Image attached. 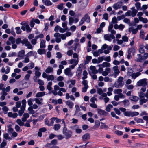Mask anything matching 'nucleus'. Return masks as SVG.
<instances>
[{"mask_svg": "<svg viewBox=\"0 0 148 148\" xmlns=\"http://www.w3.org/2000/svg\"><path fill=\"white\" fill-rule=\"evenodd\" d=\"M62 133L64 134V138L66 139H68L71 138L72 136V132L70 130H67L65 123L63 129Z\"/></svg>", "mask_w": 148, "mask_h": 148, "instance_id": "obj_1", "label": "nucleus"}, {"mask_svg": "<svg viewBox=\"0 0 148 148\" xmlns=\"http://www.w3.org/2000/svg\"><path fill=\"white\" fill-rule=\"evenodd\" d=\"M90 20L89 16L87 14H86L83 17L80 21L79 22V26L82 25L84 23V22L86 21L88 23H89Z\"/></svg>", "mask_w": 148, "mask_h": 148, "instance_id": "obj_2", "label": "nucleus"}, {"mask_svg": "<svg viewBox=\"0 0 148 148\" xmlns=\"http://www.w3.org/2000/svg\"><path fill=\"white\" fill-rule=\"evenodd\" d=\"M148 57V53H145L143 55V57H141V58H139L137 60V61L139 62H143V60L146 59Z\"/></svg>", "mask_w": 148, "mask_h": 148, "instance_id": "obj_3", "label": "nucleus"}, {"mask_svg": "<svg viewBox=\"0 0 148 148\" xmlns=\"http://www.w3.org/2000/svg\"><path fill=\"white\" fill-rule=\"evenodd\" d=\"M90 137L89 134L88 133H86L82 136V139L83 141H85L89 139Z\"/></svg>", "mask_w": 148, "mask_h": 148, "instance_id": "obj_4", "label": "nucleus"}, {"mask_svg": "<svg viewBox=\"0 0 148 148\" xmlns=\"http://www.w3.org/2000/svg\"><path fill=\"white\" fill-rule=\"evenodd\" d=\"M25 55V51L24 50H22L20 51L17 55V56L21 58V59L23 58V57Z\"/></svg>", "mask_w": 148, "mask_h": 148, "instance_id": "obj_5", "label": "nucleus"}, {"mask_svg": "<svg viewBox=\"0 0 148 148\" xmlns=\"http://www.w3.org/2000/svg\"><path fill=\"white\" fill-rule=\"evenodd\" d=\"M71 69L69 68H67L64 70V73L66 75H70L72 76V74L71 73Z\"/></svg>", "mask_w": 148, "mask_h": 148, "instance_id": "obj_6", "label": "nucleus"}, {"mask_svg": "<svg viewBox=\"0 0 148 148\" xmlns=\"http://www.w3.org/2000/svg\"><path fill=\"white\" fill-rule=\"evenodd\" d=\"M98 66L102 67H109L110 66V63L107 62H104L102 64L98 65Z\"/></svg>", "mask_w": 148, "mask_h": 148, "instance_id": "obj_7", "label": "nucleus"}, {"mask_svg": "<svg viewBox=\"0 0 148 148\" xmlns=\"http://www.w3.org/2000/svg\"><path fill=\"white\" fill-rule=\"evenodd\" d=\"M113 69L114 71L115 76H116L118 75L120 73V71L118 69V67L116 66L113 67Z\"/></svg>", "mask_w": 148, "mask_h": 148, "instance_id": "obj_8", "label": "nucleus"}, {"mask_svg": "<svg viewBox=\"0 0 148 148\" xmlns=\"http://www.w3.org/2000/svg\"><path fill=\"white\" fill-rule=\"evenodd\" d=\"M101 125L100 127L101 129H104L106 130H107L108 129L109 127L108 126L106 125L105 123H103L102 122H101Z\"/></svg>", "mask_w": 148, "mask_h": 148, "instance_id": "obj_9", "label": "nucleus"}, {"mask_svg": "<svg viewBox=\"0 0 148 148\" xmlns=\"http://www.w3.org/2000/svg\"><path fill=\"white\" fill-rule=\"evenodd\" d=\"M82 71L81 69H78L77 70L76 76L78 79H79L81 77Z\"/></svg>", "mask_w": 148, "mask_h": 148, "instance_id": "obj_10", "label": "nucleus"}, {"mask_svg": "<svg viewBox=\"0 0 148 148\" xmlns=\"http://www.w3.org/2000/svg\"><path fill=\"white\" fill-rule=\"evenodd\" d=\"M132 12L131 15L133 17L135 16L137 13L138 11L137 10L135 9V7H133L132 8Z\"/></svg>", "mask_w": 148, "mask_h": 148, "instance_id": "obj_11", "label": "nucleus"}, {"mask_svg": "<svg viewBox=\"0 0 148 148\" xmlns=\"http://www.w3.org/2000/svg\"><path fill=\"white\" fill-rule=\"evenodd\" d=\"M45 41L42 40L40 42V48H45Z\"/></svg>", "mask_w": 148, "mask_h": 148, "instance_id": "obj_12", "label": "nucleus"}, {"mask_svg": "<svg viewBox=\"0 0 148 148\" xmlns=\"http://www.w3.org/2000/svg\"><path fill=\"white\" fill-rule=\"evenodd\" d=\"M53 68L50 66H49L45 71V72L47 73H49L51 72H53Z\"/></svg>", "mask_w": 148, "mask_h": 148, "instance_id": "obj_13", "label": "nucleus"}, {"mask_svg": "<svg viewBox=\"0 0 148 148\" xmlns=\"http://www.w3.org/2000/svg\"><path fill=\"white\" fill-rule=\"evenodd\" d=\"M57 119V117H52L50 119L51 122L50 123H48V126H53V125L54 121L56 120Z\"/></svg>", "mask_w": 148, "mask_h": 148, "instance_id": "obj_14", "label": "nucleus"}, {"mask_svg": "<svg viewBox=\"0 0 148 148\" xmlns=\"http://www.w3.org/2000/svg\"><path fill=\"white\" fill-rule=\"evenodd\" d=\"M37 52L39 54L42 55L45 53L46 51L44 49H39L38 50Z\"/></svg>", "mask_w": 148, "mask_h": 148, "instance_id": "obj_15", "label": "nucleus"}, {"mask_svg": "<svg viewBox=\"0 0 148 148\" xmlns=\"http://www.w3.org/2000/svg\"><path fill=\"white\" fill-rule=\"evenodd\" d=\"M98 114L102 115H106L107 113L104 110H102L101 109H99L98 110Z\"/></svg>", "mask_w": 148, "mask_h": 148, "instance_id": "obj_16", "label": "nucleus"}, {"mask_svg": "<svg viewBox=\"0 0 148 148\" xmlns=\"http://www.w3.org/2000/svg\"><path fill=\"white\" fill-rule=\"evenodd\" d=\"M88 73L86 70H84L83 73V77H82L83 80H84L87 78Z\"/></svg>", "mask_w": 148, "mask_h": 148, "instance_id": "obj_17", "label": "nucleus"}, {"mask_svg": "<svg viewBox=\"0 0 148 148\" xmlns=\"http://www.w3.org/2000/svg\"><path fill=\"white\" fill-rule=\"evenodd\" d=\"M45 95V92H38L36 95V96L37 97H42Z\"/></svg>", "mask_w": 148, "mask_h": 148, "instance_id": "obj_18", "label": "nucleus"}, {"mask_svg": "<svg viewBox=\"0 0 148 148\" xmlns=\"http://www.w3.org/2000/svg\"><path fill=\"white\" fill-rule=\"evenodd\" d=\"M133 69L132 68H129L128 69V71L127 74L129 76H131L132 74L133 73Z\"/></svg>", "mask_w": 148, "mask_h": 148, "instance_id": "obj_19", "label": "nucleus"}, {"mask_svg": "<svg viewBox=\"0 0 148 148\" xmlns=\"http://www.w3.org/2000/svg\"><path fill=\"white\" fill-rule=\"evenodd\" d=\"M16 122L20 126H24V123L20 119H18L16 120Z\"/></svg>", "mask_w": 148, "mask_h": 148, "instance_id": "obj_20", "label": "nucleus"}, {"mask_svg": "<svg viewBox=\"0 0 148 148\" xmlns=\"http://www.w3.org/2000/svg\"><path fill=\"white\" fill-rule=\"evenodd\" d=\"M104 36L105 40L108 41L109 42L111 41L112 40L110 37V36H109L108 34L105 35Z\"/></svg>", "mask_w": 148, "mask_h": 148, "instance_id": "obj_21", "label": "nucleus"}, {"mask_svg": "<svg viewBox=\"0 0 148 148\" xmlns=\"http://www.w3.org/2000/svg\"><path fill=\"white\" fill-rule=\"evenodd\" d=\"M66 104L69 106L70 108H72L73 106V103L71 102L70 101H66Z\"/></svg>", "mask_w": 148, "mask_h": 148, "instance_id": "obj_22", "label": "nucleus"}, {"mask_svg": "<svg viewBox=\"0 0 148 148\" xmlns=\"http://www.w3.org/2000/svg\"><path fill=\"white\" fill-rule=\"evenodd\" d=\"M47 78L48 81H49L50 80H53L54 79V76L52 75H47Z\"/></svg>", "mask_w": 148, "mask_h": 148, "instance_id": "obj_23", "label": "nucleus"}, {"mask_svg": "<svg viewBox=\"0 0 148 148\" xmlns=\"http://www.w3.org/2000/svg\"><path fill=\"white\" fill-rule=\"evenodd\" d=\"M8 40L11 42L12 44H14L15 42V38L12 36H10L8 38Z\"/></svg>", "mask_w": 148, "mask_h": 148, "instance_id": "obj_24", "label": "nucleus"}, {"mask_svg": "<svg viewBox=\"0 0 148 148\" xmlns=\"http://www.w3.org/2000/svg\"><path fill=\"white\" fill-rule=\"evenodd\" d=\"M44 3L45 5L47 6L51 5L52 4V3L49 0H45Z\"/></svg>", "mask_w": 148, "mask_h": 148, "instance_id": "obj_25", "label": "nucleus"}, {"mask_svg": "<svg viewBox=\"0 0 148 148\" xmlns=\"http://www.w3.org/2000/svg\"><path fill=\"white\" fill-rule=\"evenodd\" d=\"M69 24L70 25H71L73 23L74 21V19L72 17L69 16Z\"/></svg>", "mask_w": 148, "mask_h": 148, "instance_id": "obj_26", "label": "nucleus"}, {"mask_svg": "<svg viewBox=\"0 0 148 148\" xmlns=\"http://www.w3.org/2000/svg\"><path fill=\"white\" fill-rule=\"evenodd\" d=\"M135 5L138 10H141L142 9L140 7L141 4L140 3L136 2L135 4Z\"/></svg>", "mask_w": 148, "mask_h": 148, "instance_id": "obj_27", "label": "nucleus"}, {"mask_svg": "<svg viewBox=\"0 0 148 148\" xmlns=\"http://www.w3.org/2000/svg\"><path fill=\"white\" fill-rule=\"evenodd\" d=\"M138 99V97L136 96H132L131 97V100L134 101H136Z\"/></svg>", "mask_w": 148, "mask_h": 148, "instance_id": "obj_28", "label": "nucleus"}, {"mask_svg": "<svg viewBox=\"0 0 148 148\" xmlns=\"http://www.w3.org/2000/svg\"><path fill=\"white\" fill-rule=\"evenodd\" d=\"M15 29L16 30V33L17 34H19L21 33L22 32V31L20 29V28L19 27H16L15 28Z\"/></svg>", "mask_w": 148, "mask_h": 148, "instance_id": "obj_29", "label": "nucleus"}, {"mask_svg": "<svg viewBox=\"0 0 148 148\" xmlns=\"http://www.w3.org/2000/svg\"><path fill=\"white\" fill-rule=\"evenodd\" d=\"M147 80V79L146 78L143 79H141V81L142 82V83L143 86H146L147 85V83L146 82V81Z\"/></svg>", "mask_w": 148, "mask_h": 148, "instance_id": "obj_30", "label": "nucleus"}, {"mask_svg": "<svg viewBox=\"0 0 148 148\" xmlns=\"http://www.w3.org/2000/svg\"><path fill=\"white\" fill-rule=\"evenodd\" d=\"M60 127V125L59 124H55L54 126V129L56 131L58 130Z\"/></svg>", "mask_w": 148, "mask_h": 148, "instance_id": "obj_31", "label": "nucleus"}, {"mask_svg": "<svg viewBox=\"0 0 148 148\" xmlns=\"http://www.w3.org/2000/svg\"><path fill=\"white\" fill-rule=\"evenodd\" d=\"M122 92V90L121 89H115L114 90V92L115 94H119L121 93Z\"/></svg>", "mask_w": 148, "mask_h": 148, "instance_id": "obj_32", "label": "nucleus"}, {"mask_svg": "<svg viewBox=\"0 0 148 148\" xmlns=\"http://www.w3.org/2000/svg\"><path fill=\"white\" fill-rule=\"evenodd\" d=\"M114 133L118 136H121L123 134V132L118 130L115 131Z\"/></svg>", "mask_w": 148, "mask_h": 148, "instance_id": "obj_33", "label": "nucleus"}, {"mask_svg": "<svg viewBox=\"0 0 148 148\" xmlns=\"http://www.w3.org/2000/svg\"><path fill=\"white\" fill-rule=\"evenodd\" d=\"M124 114L125 116H131V112L126 111L124 113Z\"/></svg>", "mask_w": 148, "mask_h": 148, "instance_id": "obj_34", "label": "nucleus"}, {"mask_svg": "<svg viewBox=\"0 0 148 148\" xmlns=\"http://www.w3.org/2000/svg\"><path fill=\"white\" fill-rule=\"evenodd\" d=\"M95 124L94 127L97 128H98L100 125V122L99 121H95Z\"/></svg>", "mask_w": 148, "mask_h": 148, "instance_id": "obj_35", "label": "nucleus"}, {"mask_svg": "<svg viewBox=\"0 0 148 148\" xmlns=\"http://www.w3.org/2000/svg\"><path fill=\"white\" fill-rule=\"evenodd\" d=\"M132 51L133 53H134V51H135V49L134 48H129L127 50L128 53L131 54V53H132Z\"/></svg>", "mask_w": 148, "mask_h": 148, "instance_id": "obj_36", "label": "nucleus"}, {"mask_svg": "<svg viewBox=\"0 0 148 148\" xmlns=\"http://www.w3.org/2000/svg\"><path fill=\"white\" fill-rule=\"evenodd\" d=\"M3 138L6 140H10L11 139L9 137V135L8 133H6L4 134Z\"/></svg>", "mask_w": 148, "mask_h": 148, "instance_id": "obj_37", "label": "nucleus"}, {"mask_svg": "<svg viewBox=\"0 0 148 148\" xmlns=\"http://www.w3.org/2000/svg\"><path fill=\"white\" fill-rule=\"evenodd\" d=\"M2 110L4 112V114H5L7 113L9 109L6 106H5L2 108Z\"/></svg>", "mask_w": 148, "mask_h": 148, "instance_id": "obj_38", "label": "nucleus"}, {"mask_svg": "<svg viewBox=\"0 0 148 148\" xmlns=\"http://www.w3.org/2000/svg\"><path fill=\"white\" fill-rule=\"evenodd\" d=\"M147 99H145L144 98L143 99H141L140 100V105H142L144 103L146 102Z\"/></svg>", "mask_w": 148, "mask_h": 148, "instance_id": "obj_39", "label": "nucleus"}, {"mask_svg": "<svg viewBox=\"0 0 148 148\" xmlns=\"http://www.w3.org/2000/svg\"><path fill=\"white\" fill-rule=\"evenodd\" d=\"M134 120L137 123H144L143 120L140 118H136L134 119Z\"/></svg>", "mask_w": 148, "mask_h": 148, "instance_id": "obj_40", "label": "nucleus"}, {"mask_svg": "<svg viewBox=\"0 0 148 148\" xmlns=\"http://www.w3.org/2000/svg\"><path fill=\"white\" fill-rule=\"evenodd\" d=\"M75 107L76 108V110L75 113V114H77L80 111V110L79 106L77 104L75 105Z\"/></svg>", "mask_w": 148, "mask_h": 148, "instance_id": "obj_41", "label": "nucleus"}, {"mask_svg": "<svg viewBox=\"0 0 148 148\" xmlns=\"http://www.w3.org/2000/svg\"><path fill=\"white\" fill-rule=\"evenodd\" d=\"M88 81L87 80H83L82 82V84L84 85V86H88Z\"/></svg>", "mask_w": 148, "mask_h": 148, "instance_id": "obj_42", "label": "nucleus"}, {"mask_svg": "<svg viewBox=\"0 0 148 148\" xmlns=\"http://www.w3.org/2000/svg\"><path fill=\"white\" fill-rule=\"evenodd\" d=\"M35 75L36 77H39L41 75L40 72L38 71H36L35 73Z\"/></svg>", "mask_w": 148, "mask_h": 148, "instance_id": "obj_43", "label": "nucleus"}, {"mask_svg": "<svg viewBox=\"0 0 148 148\" xmlns=\"http://www.w3.org/2000/svg\"><path fill=\"white\" fill-rule=\"evenodd\" d=\"M103 18L105 20H108V14L107 13H105L103 14Z\"/></svg>", "mask_w": 148, "mask_h": 148, "instance_id": "obj_44", "label": "nucleus"}, {"mask_svg": "<svg viewBox=\"0 0 148 148\" xmlns=\"http://www.w3.org/2000/svg\"><path fill=\"white\" fill-rule=\"evenodd\" d=\"M11 125H10L9 126H8V127L9 128L8 129V132L10 133H12L13 131V129L11 127Z\"/></svg>", "mask_w": 148, "mask_h": 148, "instance_id": "obj_45", "label": "nucleus"}, {"mask_svg": "<svg viewBox=\"0 0 148 148\" xmlns=\"http://www.w3.org/2000/svg\"><path fill=\"white\" fill-rule=\"evenodd\" d=\"M112 22L113 23H117V20L115 16H114L112 19Z\"/></svg>", "mask_w": 148, "mask_h": 148, "instance_id": "obj_46", "label": "nucleus"}, {"mask_svg": "<svg viewBox=\"0 0 148 148\" xmlns=\"http://www.w3.org/2000/svg\"><path fill=\"white\" fill-rule=\"evenodd\" d=\"M114 110L116 113L118 115H120L121 114V112L119 110L118 108H114Z\"/></svg>", "mask_w": 148, "mask_h": 148, "instance_id": "obj_47", "label": "nucleus"}, {"mask_svg": "<svg viewBox=\"0 0 148 148\" xmlns=\"http://www.w3.org/2000/svg\"><path fill=\"white\" fill-rule=\"evenodd\" d=\"M139 113L138 112H131V114H132V117H133L134 116H137L139 115Z\"/></svg>", "mask_w": 148, "mask_h": 148, "instance_id": "obj_48", "label": "nucleus"}, {"mask_svg": "<svg viewBox=\"0 0 148 148\" xmlns=\"http://www.w3.org/2000/svg\"><path fill=\"white\" fill-rule=\"evenodd\" d=\"M103 57H104V56L99 57L98 58V64L100 63L101 62H102L104 60Z\"/></svg>", "mask_w": 148, "mask_h": 148, "instance_id": "obj_49", "label": "nucleus"}, {"mask_svg": "<svg viewBox=\"0 0 148 148\" xmlns=\"http://www.w3.org/2000/svg\"><path fill=\"white\" fill-rule=\"evenodd\" d=\"M122 40L124 42H127L128 40V38L127 36H123L122 37Z\"/></svg>", "mask_w": 148, "mask_h": 148, "instance_id": "obj_50", "label": "nucleus"}, {"mask_svg": "<svg viewBox=\"0 0 148 148\" xmlns=\"http://www.w3.org/2000/svg\"><path fill=\"white\" fill-rule=\"evenodd\" d=\"M57 8L59 10H62L63 8V4L61 3L57 6Z\"/></svg>", "mask_w": 148, "mask_h": 148, "instance_id": "obj_51", "label": "nucleus"}, {"mask_svg": "<svg viewBox=\"0 0 148 148\" xmlns=\"http://www.w3.org/2000/svg\"><path fill=\"white\" fill-rule=\"evenodd\" d=\"M51 143L52 145H56L57 144L58 142L56 139H54L51 141Z\"/></svg>", "mask_w": 148, "mask_h": 148, "instance_id": "obj_52", "label": "nucleus"}, {"mask_svg": "<svg viewBox=\"0 0 148 148\" xmlns=\"http://www.w3.org/2000/svg\"><path fill=\"white\" fill-rule=\"evenodd\" d=\"M67 29L68 28H65L64 29V28H62L60 27L59 29V32L61 33H64L67 30Z\"/></svg>", "mask_w": 148, "mask_h": 148, "instance_id": "obj_53", "label": "nucleus"}, {"mask_svg": "<svg viewBox=\"0 0 148 148\" xmlns=\"http://www.w3.org/2000/svg\"><path fill=\"white\" fill-rule=\"evenodd\" d=\"M38 82L40 86L44 85V84L43 81L41 79H38Z\"/></svg>", "mask_w": 148, "mask_h": 148, "instance_id": "obj_54", "label": "nucleus"}, {"mask_svg": "<svg viewBox=\"0 0 148 148\" xmlns=\"http://www.w3.org/2000/svg\"><path fill=\"white\" fill-rule=\"evenodd\" d=\"M97 92L99 95H101L103 93V91L101 88H99L97 89Z\"/></svg>", "mask_w": 148, "mask_h": 148, "instance_id": "obj_55", "label": "nucleus"}, {"mask_svg": "<svg viewBox=\"0 0 148 148\" xmlns=\"http://www.w3.org/2000/svg\"><path fill=\"white\" fill-rule=\"evenodd\" d=\"M7 145V143L5 142H4V140L2 142L0 145V147L2 148L5 146Z\"/></svg>", "mask_w": 148, "mask_h": 148, "instance_id": "obj_56", "label": "nucleus"}, {"mask_svg": "<svg viewBox=\"0 0 148 148\" xmlns=\"http://www.w3.org/2000/svg\"><path fill=\"white\" fill-rule=\"evenodd\" d=\"M104 57V60L105 61L108 62H109L111 61L110 57V56L107 57L106 58L105 56Z\"/></svg>", "mask_w": 148, "mask_h": 148, "instance_id": "obj_57", "label": "nucleus"}, {"mask_svg": "<svg viewBox=\"0 0 148 148\" xmlns=\"http://www.w3.org/2000/svg\"><path fill=\"white\" fill-rule=\"evenodd\" d=\"M11 34L12 35L14 36H15L16 33L14 31L13 27H12L11 29Z\"/></svg>", "mask_w": 148, "mask_h": 148, "instance_id": "obj_58", "label": "nucleus"}, {"mask_svg": "<svg viewBox=\"0 0 148 148\" xmlns=\"http://www.w3.org/2000/svg\"><path fill=\"white\" fill-rule=\"evenodd\" d=\"M145 96V95L144 94V93L142 92H140V94L139 95V96L140 99L143 98Z\"/></svg>", "mask_w": 148, "mask_h": 148, "instance_id": "obj_59", "label": "nucleus"}, {"mask_svg": "<svg viewBox=\"0 0 148 148\" xmlns=\"http://www.w3.org/2000/svg\"><path fill=\"white\" fill-rule=\"evenodd\" d=\"M67 22L66 21H65L64 23H62V27L63 28L66 27V28H67Z\"/></svg>", "mask_w": 148, "mask_h": 148, "instance_id": "obj_60", "label": "nucleus"}, {"mask_svg": "<svg viewBox=\"0 0 148 148\" xmlns=\"http://www.w3.org/2000/svg\"><path fill=\"white\" fill-rule=\"evenodd\" d=\"M56 57L59 59L60 58L62 57V55L60 52H58L56 53Z\"/></svg>", "mask_w": 148, "mask_h": 148, "instance_id": "obj_61", "label": "nucleus"}, {"mask_svg": "<svg viewBox=\"0 0 148 148\" xmlns=\"http://www.w3.org/2000/svg\"><path fill=\"white\" fill-rule=\"evenodd\" d=\"M33 53V52L32 51H31L28 52L26 55V56L27 57H29L30 56H32V55Z\"/></svg>", "mask_w": 148, "mask_h": 148, "instance_id": "obj_62", "label": "nucleus"}, {"mask_svg": "<svg viewBox=\"0 0 148 148\" xmlns=\"http://www.w3.org/2000/svg\"><path fill=\"white\" fill-rule=\"evenodd\" d=\"M63 79L64 78L62 76H59L57 78V80L58 81L62 82Z\"/></svg>", "mask_w": 148, "mask_h": 148, "instance_id": "obj_63", "label": "nucleus"}, {"mask_svg": "<svg viewBox=\"0 0 148 148\" xmlns=\"http://www.w3.org/2000/svg\"><path fill=\"white\" fill-rule=\"evenodd\" d=\"M125 26L122 24H120L119 25V29L120 30H122L124 28Z\"/></svg>", "mask_w": 148, "mask_h": 148, "instance_id": "obj_64", "label": "nucleus"}]
</instances>
